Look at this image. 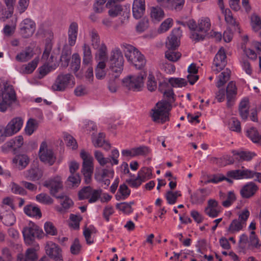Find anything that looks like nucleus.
<instances>
[{
	"label": "nucleus",
	"mask_w": 261,
	"mask_h": 261,
	"mask_svg": "<svg viewBox=\"0 0 261 261\" xmlns=\"http://www.w3.org/2000/svg\"><path fill=\"white\" fill-rule=\"evenodd\" d=\"M227 106H232L236 100L237 94V89L236 84L233 82H229L226 88Z\"/></svg>",
	"instance_id": "obj_25"
},
{
	"label": "nucleus",
	"mask_w": 261,
	"mask_h": 261,
	"mask_svg": "<svg viewBox=\"0 0 261 261\" xmlns=\"http://www.w3.org/2000/svg\"><path fill=\"white\" fill-rule=\"evenodd\" d=\"M81 181V177L79 174H70L67 179L66 183L70 187H77Z\"/></svg>",
	"instance_id": "obj_42"
},
{
	"label": "nucleus",
	"mask_w": 261,
	"mask_h": 261,
	"mask_svg": "<svg viewBox=\"0 0 261 261\" xmlns=\"http://www.w3.org/2000/svg\"><path fill=\"white\" fill-rule=\"evenodd\" d=\"M38 122L33 118H30L26 124L24 130L27 135L31 136L37 129Z\"/></svg>",
	"instance_id": "obj_38"
},
{
	"label": "nucleus",
	"mask_w": 261,
	"mask_h": 261,
	"mask_svg": "<svg viewBox=\"0 0 261 261\" xmlns=\"http://www.w3.org/2000/svg\"><path fill=\"white\" fill-rule=\"evenodd\" d=\"M242 48L244 54L248 58L251 60H256L257 59V54L253 50V48L251 47V45L250 46L242 45Z\"/></svg>",
	"instance_id": "obj_60"
},
{
	"label": "nucleus",
	"mask_w": 261,
	"mask_h": 261,
	"mask_svg": "<svg viewBox=\"0 0 261 261\" xmlns=\"http://www.w3.org/2000/svg\"><path fill=\"white\" fill-rule=\"evenodd\" d=\"M180 196L181 194L179 191L173 192L169 191L166 193L165 198L168 203L173 204L176 202L177 198Z\"/></svg>",
	"instance_id": "obj_48"
},
{
	"label": "nucleus",
	"mask_w": 261,
	"mask_h": 261,
	"mask_svg": "<svg viewBox=\"0 0 261 261\" xmlns=\"http://www.w3.org/2000/svg\"><path fill=\"white\" fill-rule=\"evenodd\" d=\"M16 92L13 87L6 82L0 84V112H6L9 108L13 109L17 104Z\"/></svg>",
	"instance_id": "obj_3"
},
{
	"label": "nucleus",
	"mask_w": 261,
	"mask_h": 261,
	"mask_svg": "<svg viewBox=\"0 0 261 261\" xmlns=\"http://www.w3.org/2000/svg\"><path fill=\"white\" fill-rule=\"evenodd\" d=\"M24 213L30 217L40 219L42 216L41 211L38 206L34 204L25 205L23 208Z\"/></svg>",
	"instance_id": "obj_29"
},
{
	"label": "nucleus",
	"mask_w": 261,
	"mask_h": 261,
	"mask_svg": "<svg viewBox=\"0 0 261 261\" xmlns=\"http://www.w3.org/2000/svg\"><path fill=\"white\" fill-rule=\"evenodd\" d=\"M258 189L256 185L250 182L245 185L241 190L240 193L243 198H248L252 196Z\"/></svg>",
	"instance_id": "obj_30"
},
{
	"label": "nucleus",
	"mask_w": 261,
	"mask_h": 261,
	"mask_svg": "<svg viewBox=\"0 0 261 261\" xmlns=\"http://www.w3.org/2000/svg\"><path fill=\"white\" fill-rule=\"evenodd\" d=\"M226 199L222 202V205L225 207H229L236 200V196L233 191H228L226 195Z\"/></svg>",
	"instance_id": "obj_55"
},
{
	"label": "nucleus",
	"mask_w": 261,
	"mask_h": 261,
	"mask_svg": "<svg viewBox=\"0 0 261 261\" xmlns=\"http://www.w3.org/2000/svg\"><path fill=\"white\" fill-rule=\"evenodd\" d=\"M145 169H141L138 173L137 177L133 179L132 177V187L137 188L146 179Z\"/></svg>",
	"instance_id": "obj_36"
},
{
	"label": "nucleus",
	"mask_w": 261,
	"mask_h": 261,
	"mask_svg": "<svg viewBox=\"0 0 261 261\" xmlns=\"http://www.w3.org/2000/svg\"><path fill=\"white\" fill-rule=\"evenodd\" d=\"M233 153L236 159L239 161H250L256 155L253 152L247 151H233Z\"/></svg>",
	"instance_id": "obj_34"
},
{
	"label": "nucleus",
	"mask_w": 261,
	"mask_h": 261,
	"mask_svg": "<svg viewBox=\"0 0 261 261\" xmlns=\"http://www.w3.org/2000/svg\"><path fill=\"white\" fill-rule=\"evenodd\" d=\"M89 35L91 40V45L94 49L99 48L103 43H101L99 36L95 31L90 32Z\"/></svg>",
	"instance_id": "obj_46"
},
{
	"label": "nucleus",
	"mask_w": 261,
	"mask_h": 261,
	"mask_svg": "<svg viewBox=\"0 0 261 261\" xmlns=\"http://www.w3.org/2000/svg\"><path fill=\"white\" fill-rule=\"evenodd\" d=\"M81 219L80 216L71 214L69 218V226L73 229H79Z\"/></svg>",
	"instance_id": "obj_58"
},
{
	"label": "nucleus",
	"mask_w": 261,
	"mask_h": 261,
	"mask_svg": "<svg viewBox=\"0 0 261 261\" xmlns=\"http://www.w3.org/2000/svg\"><path fill=\"white\" fill-rule=\"evenodd\" d=\"M248 246L252 249H260L261 247V243L257 237L256 236L255 232L252 231L250 232L249 239L248 242Z\"/></svg>",
	"instance_id": "obj_39"
},
{
	"label": "nucleus",
	"mask_w": 261,
	"mask_h": 261,
	"mask_svg": "<svg viewBox=\"0 0 261 261\" xmlns=\"http://www.w3.org/2000/svg\"><path fill=\"white\" fill-rule=\"evenodd\" d=\"M132 53L133 54V58H132V63L136 69L142 70V69L146 64V60L144 56L137 48L132 46Z\"/></svg>",
	"instance_id": "obj_20"
},
{
	"label": "nucleus",
	"mask_w": 261,
	"mask_h": 261,
	"mask_svg": "<svg viewBox=\"0 0 261 261\" xmlns=\"http://www.w3.org/2000/svg\"><path fill=\"white\" fill-rule=\"evenodd\" d=\"M251 25L254 32H258L261 29V20L258 16L252 15L251 16Z\"/></svg>",
	"instance_id": "obj_56"
},
{
	"label": "nucleus",
	"mask_w": 261,
	"mask_h": 261,
	"mask_svg": "<svg viewBox=\"0 0 261 261\" xmlns=\"http://www.w3.org/2000/svg\"><path fill=\"white\" fill-rule=\"evenodd\" d=\"M101 194V190L93 189L90 187H85L79 192V197L81 200L87 199L90 203L96 202Z\"/></svg>",
	"instance_id": "obj_12"
},
{
	"label": "nucleus",
	"mask_w": 261,
	"mask_h": 261,
	"mask_svg": "<svg viewBox=\"0 0 261 261\" xmlns=\"http://www.w3.org/2000/svg\"><path fill=\"white\" fill-rule=\"evenodd\" d=\"M17 21V18L16 17H14L11 20V24L10 25L7 24L5 26L3 32L4 34L7 36H10L12 35L16 29V23Z\"/></svg>",
	"instance_id": "obj_50"
},
{
	"label": "nucleus",
	"mask_w": 261,
	"mask_h": 261,
	"mask_svg": "<svg viewBox=\"0 0 261 261\" xmlns=\"http://www.w3.org/2000/svg\"><path fill=\"white\" fill-rule=\"evenodd\" d=\"M105 135L102 133L98 134L97 136L92 138V143L96 147H102L106 151L111 148L110 144L105 140Z\"/></svg>",
	"instance_id": "obj_28"
},
{
	"label": "nucleus",
	"mask_w": 261,
	"mask_h": 261,
	"mask_svg": "<svg viewBox=\"0 0 261 261\" xmlns=\"http://www.w3.org/2000/svg\"><path fill=\"white\" fill-rule=\"evenodd\" d=\"M39 61V57H36L33 60L27 64L16 66L15 69L22 74H29L33 72L36 68Z\"/></svg>",
	"instance_id": "obj_22"
},
{
	"label": "nucleus",
	"mask_w": 261,
	"mask_h": 261,
	"mask_svg": "<svg viewBox=\"0 0 261 261\" xmlns=\"http://www.w3.org/2000/svg\"><path fill=\"white\" fill-rule=\"evenodd\" d=\"M39 157L41 162L49 165H53L56 160L53 149L46 141H43L40 144Z\"/></svg>",
	"instance_id": "obj_10"
},
{
	"label": "nucleus",
	"mask_w": 261,
	"mask_h": 261,
	"mask_svg": "<svg viewBox=\"0 0 261 261\" xmlns=\"http://www.w3.org/2000/svg\"><path fill=\"white\" fill-rule=\"evenodd\" d=\"M221 208L217 200L210 199L207 201V205L204 209V212L210 217L216 218L221 212Z\"/></svg>",
	"instance_id": "obj_18"
},
{
	"label": "nucleus",
	"mask_w": 261,
	"mask_h": 261,
	"mask_svg": "<svg viewBox=\"0 0 261 261\" xmlns=\"http://www.w3.org/2000/svg\"><path fill=\"white\" fill-rule=\"evenodd\" d=\"M230 74V71L227 69L221 72L218 77L217 87L220 88L223 86L229 80Z\"/></svg>",
	"instance_id": "obj_41"
},
{
	"label": "nucleus",
	"mask_w": 261,
	"mask_h": 261,
	"mask_svg": "<svg viewBox=\"0 0 261 261\" xmlns=\"http://www.w3.org/2000/svg\"><path fill=\"white\" fill-rule=\"evenodd\" d=\"M226 55L224 49L221 47L216 55L212 68L213 71L217 73L221 71L226 65Z\"/></svg>",
	"instance_id": "obj_14"
},
{
	"label": "nucleus",
	"mask_w": 261,
	"mask_h": 261,
	"mask_svg": "<svg viewBox=\"0 0 261 261\" xmlns=\"http://www.w3.org/2000/svg\"><path fill=\"white\" fill-rule=\"evenodd\" d=\"M150 152L148 147L145 146H141L134 147L132 149V156L145 155Z\"/></svg>",
	"instance_id": "obj_51"
},
{
	"label": "nucleus",
	"mask_w": 261,
	"mask_h": 261,
	"mask_svg": "<svg viewBox=\"0 0 261 261\" xmlns=\"http://www.w3.org/2000/svg\"><path fill=\"white\" fill-rule=\"evenodd\" d=\"M94 155L96 161L101 166H105L110 161V159L105 157L103 153L99 150H95Z\"/></svg>",
	"instance_id": "obj_54"
},
{
	"label": "nucleus",
	"mask_w": 261,
	"mask_h": 261,
	"mask_svg": "<svg viewBox=\"0 0 261 261\" xmlns=\"http://www.w3.org/2000/svg\"><path fill=\"white\" fill-rule=\"evenodd\" d=\"M132 10L133 16L135 19L141 18L145 11V0H134Z\"/></svg>",
	"instance_id": "obj_23"
},
{
	"label": "nucleus",
	"mask_w": 261,
	"mask_h": 261,
	"mask_svg": "<svg viewBox=\"0 0 261 261\" xmlns=\"http://www.w3.org/2000/svg\"><path fill=\"white\" fill-rule=\"evenodd\" d=\"M222 13L224 15L225 20L228 25L233 27L236 30H240L239 22L233 17L232 13L229 9H226Z\"/></svg>",
	"instance_id": "obj_33"
},
{
	"label": "nucleus",
	"mask_w": 261,
	"mask_h": 261,
	"mask_svg": "<svg viewBox=\"0 0 261 261\" xmlns=\"http://www.w3.org/2000/svg\"><path fill=\"white\" fill-rule=\"evenodd\" d=\"M181 25L186 24L190 30V38L195 43L203 41L211 29V22L209 18L203 17L199 18L197 22L190 19L186 22H180Z\"/></svg>",
	"instance_id": "obj_1"
},
{
	"label": "nucleus",
	"mask_w": 261,
	"mask_h": 261,
	"mask_svg": "<svg viewBox=\"0 0 261 261\" xmlns=\"http://www.w3.org/2000/svg\"><path fill=\"white\" fill-rule=\"evenodd\" d=\"M24 258L27 261H36L38 258L36 250L34 248L28 249L25 252Z\"/></svg>",
	"instance_id": "obj_64"
},
{
	"label": "nucleus",
	"mask_w": 261,
	"mask_h": 261,
	"mask_svg": "<svg viewBox=\"0 0 261 261\" xmlns=\"http://www.w3.org/2000/svg\"><path fill=\"white\" fill-rule=\"evenodd\" d=\"M114 170L111 166L96 168L94 178L102 186H105L106 188L110 185L111 180L114 177Z\"/></svg>",
	"instance_id": "obj_8"
},
{
	"label": "nucleus",
	"mask_w": 261,
	"mask_h": 261,
	"mask_svg": "<svg viewBox=\"0 0 261 261\" xmlns=\"http://www.w3.org/2000/svg\"><path fill=\"white\" fill-rule=\"evenodd\" d=\"M64 138L68 147L71 148L73 150H75L77 148L78 146L77 142L72 136L69 134H65L64 135Z\"/></svg>",
	"instance_id": "obj_57"
},
{
	"label": "nucleus",
	"mask_w": 261,
	"mask_h": 261,
	"mask_svg": "<svg viewBox=\"0 0 261 261\" xmlns=\"http://www.w3.org/2000/svg\"><path fill=\"white\" fill-rule=\"evenodd\" d=\"M43 185L49 190L51 195L60 199V206L56 207V209L58 212L64 213L72 206L73 204V201L68 197L63 195L59 196L56 195L58 191L63 187L62 179L60 176L57 175L50 178L48 180H46Z\"/></svg>",
	"instance_id": "obj_2"
},
{
	"label": "nucleus",
	"mask_w": 261,
	"mask_h": 261,
	"mask_svg": "<svg viewBox=\"0 0 261 261\" xmlns=\"http://www.w3.org/2000/svg\"><path fill=\"white\" fill-rule=\"evenodd\" d=\"M213 162L221 166H224L228 164L233 163V159L229 155H224L220 159L215 158Z\"/></svg>",
	"instance_id": "obj_52"
},
{
	"label": "nucleus",
	"mask_w": 261,
	"mask_h": 261,
	"mask_svg": "<svg viewBox=\"0 0 261 261\" xmlns=\"http://www.w3.org/2000/svg\"><path fill=\"white\" fill-rule=\"evenodd\" d=\"M247 135L254 143H261V135L254 127L248 129Z\"/></svg>",
	"instance_id": "obj_43"
},
{
	"label": "nucleus",
	"mask_w": 261,
	"mask_h": 261,
	"mask_svg": "<svg viewBox=\"0 0 261 261\" xmlns=\"http://www.w3.org/2000/svg\"><path fill=\"white\" fill-rule=\"evenodd\" d=\"M106 7L109 9L108 14L110 16L112 17H115L118 16L119 14H121L124 16V18H126L127 19L129 17V6H125V9L122 8L121 5L116 4V3L114 2H111L110 0H108V2L106 4Z\"/></svg>",
	"instance_id": "obj_11"
},
{
	"label": "nucleus",
	"mask_w": 261,
	"mask_h": 261,
	"mask_svg": "<svg viewBox=\"0 0 261 261\" xmlns=\"http://www.w3.org/2000/svg\"><path fill=\"white\" fill-rule=\"evenodd\" d=\"M175 49H168L165 52V58L171 62H176L181 57V54L178 51H174Z\"/></svg>",
	"instance_id": "obj_47"
},
{
	"label": "nucleus",
	"mask_w": 261,
	"mask_h": 261,
	"mask_svg": "<svg viewBox=\"0 0 261 261\" xmlns=\"http://www.w3.org/2000/svg\"><path fill=\"white\" fill-rule=\"evenodd\" d=\"M23 119L20 117H14L12 119L5 127L6 133L9 136L18 132L22 127Z\"/></svg>",
	"instance_id": "obj_16"
},
{
	"label": "nucleus",
	"mask_w": 261,
	"mask_h": 261,
	"mask_svg": "<svg viewBox=\"0 0 261 261\" xmlns=\"http://www.w3.org/2000/svg\"><path fill=\"white\" fill-rule=\"evenodd\" d=\"M96 49H97L95 55L96 60L98 62L104 61L106 62L107 60V49L105 44H102L101 47Z\"/></svg>",
	"instance_id": "obj_45"
},
{
	"label": "nucleus",
	"mask_w": 261,
	"mask_h": 261,
	"mask_svg": "<svg viewBox=\"0 0 261 261\" xmlns=\"http://www.w3.org/2000/svg\"><path fill=\"white\" fill-rule=\"evenodd\" d=\"M48 64H49L46 63L39 68L38 70L40 74V78L43 77L50 71L55 69L58 66V62L56 61L51 66H49Z\"/></svg>",
	"instance_id": "obj_40"
},
{
	"label": "nucleus",
	"mask_w": 261,
	"mask_h": 261,
	"mask_svg": "<svg viewBox=\"0 0 261 261\" xmlns=\"http://www.w3.org/2000/svg\"><path fill=\"white\" fill-rule=\"evenodd\" d=\"M81 58L78 54H74L72 56L71 69L74 72L77 71L80 67Z\"/></svg>",
	"instance_id": "obj_62"
},
{
	"label": "nucleus",
	"mask_w": 261,
	"mask_h": 261,
	"mask_svg": "<svg viewBox=\"0 0 261 261\" xmlns=\"http://www.w3.org/2000/svg\"><path fill=\"white\" fill-rule=\"evenodd\" d=\"M12 192L15 194L24 195L27 192L25 190L18 184L14 182H11L9 185Z\"/></svg>",
	"instance_id": "obj_61"
},
{
	"label": "nucleus",
	"mask_w": 261,
	"mask_h": 261,
	"mask_svg": "<svg viewBox=\"0 0 261 261\" xmlns=\"http://www.w3.org/2000/svg\"><path fill=\"white\" fill-rule=\"evenodd\" d=\"M171 108V105L168 101L161 100L158 102L152 110L151 117L153 121L163 123L168 121Z\"/></svg>",
	"instance_id": "obj_4"
},
{
	"label": "nucleus",
	"mask_w": 261,
	"mask_h": 261,
	"mask_svg": "<svg viewBox=\"0 0 261 261\" xmlns=\"http://www.w3.org/2000/svg\"><path fill=\"white\" fill-rule=\"evenodd\" d=\"M0 219L7 226L13 225L16 221L14 214L4 205H0Z\"/></svg>",
	"instance_id": "obj_19"
},
{
	"label": "nucleus",
	"mask_w": 261,
	"mask_h": 261,
	"mask_svg": "<svg viewBox=\"0 0 261 261\" xmlns=\"http://www.w3.org/2000/svg\"><path fill=\"white\" fill-rule=\"evenodd\" d=\"M13 163L19 169L22 170L28 165L30 160L28 156L24 154L16 155L12 160Z\"/></svg>",
	"instance_id": "obj_31"
},
{
	"label": "nucleus",
	"mask_w": 261,
	"mask_h": 261,
	"mask_svg": "<svg viewBox=\"0 0 261 261\" xmlns=\"http://www.w3.org/2000/svg\"><path fill=\"white\" fill-rule=\"evenodd\" d=\"M157 81L153 74L151 71L149 72L147 77V87L149 91H154L157 88Z\"/></svg>",
	"instance_id": "obj_49"
},
{
	"label": "nucleus",
	"mask_w": 261,
	"mask_h": 261,
	"mask_svg": "<svg viewBox=\"0 0 261 261\" xmlns=\"http://www.w3.org/2000/svg\"><path fill=\"white\" fill-rule=\"evenodd\" d=\"M42 173L38 168H32L29 170L26 173V177L31 180H38L41 177Z\"/></svg>",
	"instance_id": "obj_44"
},
{
	"label": "nucleus",
	"mask_w": 261,
	"mask_h": 261,
	"mask_svg": "<svg viewBox=\"0 0 261 261\" xmlns=\"http://www.w3.org/2000/svg\"><path fill=\"white\" fill-rule=\"evenodd\" d=\"M80 156L83 161L81 172L84 176L85 182L89 184L93 172V159L90 153L84 150L81 151Z\"/></svg>",
	"instance_id": "obj_7"
},
{
	"label": "nucleus",
	"mask_w": 261,
	"mask_h": 261,
	"mask_svg": "<svg viewBox=\"0 0 261 261\" xmlns=\"http://www.w3.org/2000/svg\"><path fill=\"white\" fill-rule=\"evenodd\" d=\"M106 67V62L104 61L98 62L95 69V76L97 79L101 80L105 77L107 74Z\"/></svg>",
	"instance_id": "obj_37"
},
{
	"label": "nucleus",
	"mask_w": 261,
	"mask_h": 261,
	"mask_svg": "<svg viewBox=\"0 0 261 261\" xmlns=\"http://www.w3.org/2000/svg\"><path fill=\"white\" fill-rule=\"evenodd\" d=\"M11 146L14 149L20 148L23 144V138L21 136L15 137L10 142Z\"/></svg>",
	"instance_id": "obj_63"
},
{
	"label": "nucleus",
	"mask_w": 261,
	"mask_h": 261,
	"mask_svg": "<svg viewBox=\"0 0 261 261\" xmlns=\"http://www.w3.org/2000/svg\"><path fill=\"white\" fill-rule=\"evenodd\" d=\"M75 84L74 77L71 74H60L57 77L51 88L54 91H64L73 88Z\"/></svg>",
	"instance_id": "obj_5"
},
{
	"label": "nucleus",
	"mask_w": 261,
	"mask_h": 261,
	"mask_svg": "<svg viewBox=\"0 0 261 261\" xmlns=\"http://www.w3.org/2000/svg\"><path fill=\"white\" fill-rule=\"evenodd\" d=\"M79 27L76 22H73L70 23L68 29V44L72 46L75 45L77 34Z\"/></svg>",
	"instance_id": "obj_26"
},
{
	"label": "nucleus",
	"mask_w": 261,
	"mask_h": 261,
	"mask_svg": "<svg viewBox=\"0 0 261 261\" xmlns=\"http://www.w3.org/2000/svg\"><path fill=\"white\" fill-rule=\"evenodd\" d=\"M20 35L25 38L31 37L36 30V23L30 18H25L19 25Z\"/></svg>",
	"instance_id": "obj_13"
},
{
	"label": "nucleus",
	"mask_w": 261,
	"mask_h": 261,
	"mask_svg": "<svg viewBox=\"0 0 261 261\" xmlns=\"http://www.w3.org/2000/svg\"><path fill=\"white\" fill-rule=\"evenodd\" d=\"M37 202L46 205L51 204L53 202V199L50 196L45 193H41L36 196Z\"/></svg>",
	"instance_id": "obj_53"
},
{
	"label": "nucleus",
	"mask_w": 261,
	"mask_h": 261,
	"mask_svg": "<svg viewBox=\"0 0 261 261\" xmlns=\"http://www.w3.org/2000/svg\"><path fill=\"white\" fill-rule=\"evenodd\" d=\"M146 74L144 70H140L137 74L132 76V90L140 91L142 90L144 85V78Z\"/></svg>",
	"instance_id": "obj_21"
},
{
	"label": "nucleus",
	"mask_w": 261,
	"mask_h": 261,
	"mask_svg": "<svg viewBox=\"0 0 261 261\" xmlns=\"http://www.w3.org/2000/svg\"><path fill=\"white\" fill-rule=\"evenodd\" d=\"M227 176L236 179L251 178L253 176V173L252 171L247 169L235 170L228 171Z\"/></svg>",
	"instance_id": "obj_24"
},
{
	"label": "nucleus",
	"mask_w": 261,
	"mask_h": 261,
	"mask_svg": "<svg viewBox=\"0 0 261 261\" xmlns=\"http://www.w3.org/2000/svg\"><path fill=\"white\" fill-rule=\"evenodd\" d=\"M246 226L237 219H233L226 228V232L229 234H234L243 230Z\"/></svg>",
	"instance_id": "obj_32"
},
{
	"label": "nucleus",
	"mask_w": 261,
	"mask_h": 261,
	"mask_svg": "<svg viewBox=\"0 0 261 261\" xmlns=\"http://www.w3.org/2000/svg\"><path fill=\"white\" fill-rule=\"evenodd\" d=\"M172 24L173 19L172 18H168L165 19L160 25L158 32L161 34L167 31L172 26Z\"/></svg>",
	"instance_id": "obj_59"
},
{
	"label": "nucleus",
	"mask_w": 261,
	"mask_h": 261,
	"mask_svg": "<svg viewBox=\"0 0 261 261\" xmlns=\"http://www.w3.org/2000/svg\"><path fill=\"white\" fill-rule=\"evenodd\" d=\"M25 243L31 244L36 237H41L43 231L42 229L34 223L30 221L22 231Z\"/></svg>",
	"instance_id": "obj_9"
},
{
	"label": "nucleus",
	"mask_w": 261,
	"mask_h": 261,
	"mask_svg": "<svg viewBox=\"0 0 261 261\" xmlns=\"http://www.w3.org/2000/svg\"><path fill=\"white\" fill-rule=\"evenodd\" d=\"M182 36V31L179 28L172 30L170 36L167 38L166 46L169 49H175L180 44V38Z\"/></svg>",
	"instance_id": "obj_15"
},
{
	"label": "nucleus",
	"mask_w": 261,
	"mask_h": 261,
	"mask_svg": "<svg viewBox=\"0 0 261 261\" xmlns=\"http://www.w3.org/2000/svg\"><path fill=\"white\" fill-rule=\"evenodd\" d=\"M109 68L115 73L114 76L117 77L123 70V58L120 50L114 49L111 53L109 58Z\"/></svg>",
	"instance_id": "obj_6"
},
{
	"label": "nucleus",
	"mask_w": 261,
	"mask_h": 261,
	"mask_svg": "<svg viewBox=\"0 0 261 261\" xmlns=\"http://www.w3.org/2000/svg\"><path fill=\"white\" fill-rule=\"evenodd\" d=\"M46 254L55 261H63L61 250L57 245L52 242H48L45 246Z\"/></svg>",
	"instance_id": "obj_17"
},
{
	"label": "nucleus",
	"mask_w": 261,
	"mask_h": 261,
	"mask_svg": "<svg viewBox=\"0 0 261 261\" xmlns=\"http://www.w3.org/2000/svg\"><path fill=\"white\" fill-rule=\"evenodd\" d=\"M149 16L152 21L159 22L163 19L165 13L163 10L159 6H152L149 8Z\"/></svg>",
	"instance_id": "obj_27"
},
{
	"label": "nucleus",
	"mask_w": 261,
	"mask_h": 261,
	"mask_svg": "<svg viewBox=\"0 0 261 261\" xmlns=\"http://www.w3.org/2000/svg\"><path fill=\"white\" fill-rule=\"evenodd\" d=\"M33 55V50L28 48L18 53L16 56V60L18 62H25L31 59Z\"/></svg>",
	"instance_id": "obj_35"
}]
</instances>
